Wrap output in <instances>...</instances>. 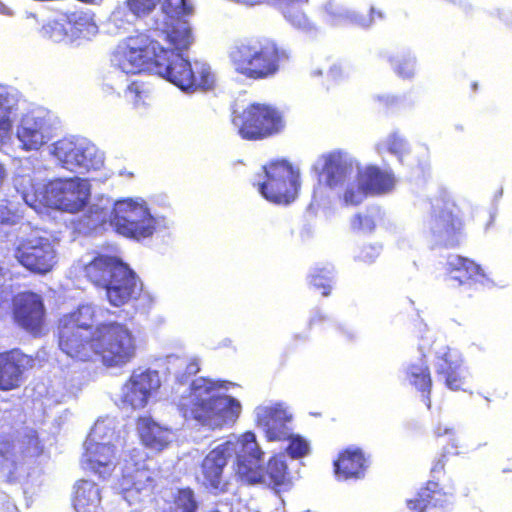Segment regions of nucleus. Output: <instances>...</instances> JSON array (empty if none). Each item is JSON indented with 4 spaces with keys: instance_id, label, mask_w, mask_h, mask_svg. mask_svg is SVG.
I'll return each instance as SVG.
<instances>
[{
    "instance_id": "9",
    "label": "nucleus",
    "mask_w": 512,
    "mask_h": 512,
    "mask_svg": "<svg viewBox=\"0 0 512 512\" xmlns=\"http://www.w3.org/2000/svg\"><path fill=\"white\" fill-rule=\"evenodd\" d=\"M265 181L259 191L265 199L275 204H289L295 200L298 189V174L286 160L272 161L264 166Z\"/></svg>"
},
{
    "instance_id": "39",
    "label": "nucleus",
    "mask_w": 512,
    "mask_h": 512,
    "mask_svg": "<svg viewBox=\"0 0 512 512\" xmlns=\"http://www.w3.org/2000/svg\"><path fill=\"white\" fill-rule=\"evenodd\" d=\"M394 71L395 73L403 78L409 79L415 75L416 72V60L414 57L410 55L404 56L400 60L394 63Z\"/></svg>"
},
{
    "instance_id": "13",
    "label": "nucleus",
    "mask_w": 512,
    "mask_h": 512,
    "mask_svg": "<svg viewBox=\"0 0 512 512\" xmlns=\"http://www.w3.org/2000/svg\"><path fill=\"white\" fill-rule=\"evenodd\" d=\"M147 454L140 449H132L124 460L122 473L119 478V486L122 493L130 491L141 492L152 489L155 484L157 471L151 467Z\"/></svg>"
},
{
    "instance_id": "19",
    "label": "nucleus",
    "mask_w": 512,
    "mask_h": 512,
    "mask_svg": "<svg viewBox=\"0 0 512 512\" xmlns=\"http://www.w3.org/2000/svg\"><path fill=\"white\" fill-rule=\"evenodd\" d=\"M35 360L19 349L0 352V390L10 391L20 387L24 373L33 368Z\"/></svg>"
},
{
    "instance_id": "2",
    "label": "nucleus",
    "mask_w": 512,
    "mask_h": 512,
    "mask_svg": "<svg viewBox=\"0 0 512 512\" xmlns=\"http://www.w3.org/2000/svg\"><path fill=\"white\" fill-rule=\"evenodd\" d=\"M91 305H79L63 314L56 324L59 350L76 362L100 360L107 367H121L136 356V340L131 330L116 321L95 324Z\"/></svg>"
},
{
    "instance_id": "28",
    "label": "nucleus",
    "mask_w": 512,
    "mask_h": 512,
    "mask_svg": "<svg viewBox=\"0 0 512 512\" xmlns=\"http://www.w3.org/2000/svg\"><path fill=\"white\" fill-rule=\"evenodd\" d=\"M72 503L77 512H97L101 504L98 485L86 479L77 481Z\"/></svg>"
},
{
    "instance_id": "34",
    "label": "nucleus",
    "mask_w": 512,
    "mask_h": 512,
    "mask_svg": "<svg viewBox=\"0 0 512 512\" xmlns=\"http://www.w3.org/2000/svg\"><path fill=\"white\" fill-rule=\"evenodd\" d=\"M161 10L170 22H175L191 15L193 6L187 0H162Z\"/></svg>"
},
{
    "instance_id": "40",
    "label": "nucleus",
    "mask_w": 512,
    "mask_h": 512,
    "mask_svg": "<svg viewBox=\"0 0 512 512\" xmlns=\"http://www.w3.org/2000/svg\"><path fill=\"white\" fill-rule=\"evenodd\" d=\"M287 453L293 458L298 459L304 457L309 450L307 442L300 436L289 437Z\"/></svg>"
},
{
    "instance_id": "41",
    "label": "nucleus",
    "mask_w": 512,
    "mask_h": 512,
    "mask_svg": "<svg viewBox=\"0 0 512 512\" xmlns=\"http://www.w3.org/2000/svg\"><path fill=\"white\" fill-rule=\"evenodd\" d=\"M126 92L129 94L134 104H138L144 97L148 95L149 88L142 81L135 80L128 85Z\"/></svg>"
},
{
    "instance_id": "18",
    "label": "nucleus",
    "mask_w": 512,
    "mask_h": 512,
    "mask_svg": "<svg viewBox=\"0 0 512 512\" xmlns=\"http://www.w3.org/2000/svg\"><path fill=\"white\" fill-rule=\"evenodd\" d=\"M160 385L157 371L133 372L122 387V405L132 409L144 408L149 397L160 388Z\"/></svg>"
},
{
    "instance_id": "23",
    "label": "nucleus",
    "mask_w": 512,
    "mask_h": 512,
    "mask_svg": "<svg viewBox=\"0 0 512 512\" xmlns=\"http://www.w3.org/2000/svg\"><path fill=\"white\" fill-rule=\"evenodd\" d=\"M448 504V495L438 482L429 480L416 495L406 501L414 512H441Z\"/></svg>"
},
{
    "instance_id": "22",
    "label": "nucleus",
    "mask_w": 512,
    "mask_h": 512,
    "mask_svg": "<svg viewBox=\"0 0 512 512\" xmlns=\"http://www.w3.org/2000/svg\"><path fill=\"white\" fill-rule=\"evenodd\" d=\"M320 167L314 166L319 178L324 177V183L335 188L344 183L352 170V164L341 151H332L319 158Z\"/></svg>"
},
{
    "instance_id": "32",
    "label": "nucleus",
    "mask_w": 512,
    "mask_h": 512,
    "mask_svg": "<svg viewBox=\"0 0 512 512\" xmlns=\"http://www.w3.org/2000/svg\"><path fill=\"white\" fill-rule=\"evenodd\" d=\"M17 137L21 147L26 150H38L45 143L41 125L34 119L23 120L17 129Z\"/></svg>"
},
{
    "instance_id": "47",
    "label": "nucleus",
    "mask_w": 512,
    "mask_h": 512,
    "mask_svg": "<svg viewBox=\"0 0 512 512\" xmlns=\"http://www.w3.org/2000/svg\"><path fill=\"white\" fill-rule=\"evenodd\" d=\"M327 320V317L324 314L316 313L313 315L309 320V327H315L322 323H324Z\"/></svg>"
},
{
    "instance_id": "4",
    "label": "nucleus",
    "mask_w": 512,
    "mask_h": 512,
    "mask_svg": "<svg viewBox=\"0 0 512 512\" xmlns=\"http://www.w3.org/2000/svg\"><path fill=\"white\" fill-rule=\"evenodd\" d=\"M290 59L291 50L270 37L240 41L229 52L235 73L251 81L275 77Z\"/></svg>"
},
{
    "instance_id": "48",
    "label": "nucleus",
    "mask_w": 512,
    "mask_h": 512,
    "mask_svg": "<svg viewBox=\"0 0 512 512\" xmlns=\"http://www.w3.org/2000/svg\"><path fill=\"white\" fill-rule=\"evenodd\" d=\"M5 275H6L5 269L0 264V287L2 286L3 282L5 281Z\"/></svg>"
},
{
    "instance_id": "44",
    "label": "nucleus",
    "mask_w": 512,
    "mask_h": 512,
    "mask_svg": "<svg viewBox=\"0 0 512 512\" xmlns=\"http://www.w3.org/2000/svg\"><path fill=\"white\" fill-rule=\"evenodd\" d=\"M378 255L379 253L376 248L372 246H365L360 250L357 258L360 262L368 264L373 262Z\"/></svg>"
},
{
    "instance_id": "21",
    "label": "nucleus",
    "mask_w": 512,
    "mask_h": 512,
    "mask_svg": "<svg viewBox=\"0 0 512 512\" xmlns=\"http://www.w3.org/2000/svg\"><path fill=\"white\" fill-rule=\"evenodd\" d=\"M291 416L281 405L260 406L256 409V425L260 427L268 441L288 439V423Z\"/></svg>"
},
{
    "instance_id": "49",
    "label": "nucleus",
    "mask_w": 512,
    "mask_h": 512,
    "mask_svg": "<svg viewBox=\"0 0 512 512\" xmlns=\"http://www.w3.org/2000/svg\"><path fill=\"white\" fill-rule=\"evenodd\" d=\"M0 223L1 224H12V223H14V221L11 220L9 217H7V218H0Z\"/></svg>"
},
{
    "instance_id": "8",
    "label": "nucleus",
    "mask_w": 512,
    "mask_h": 512,
    "mask_svg": "<svg viewBox=\"0 0 512 512\" xmlns=\"http://www.w3.org/2000/svg\"><path fill=\"white\" fill-rule=\"evenodd\" d=\"M13 256L24 269L36 275L50 273L58 262L53 242L36 233L18 238Z\"/></svg>"
},
{
    "instance_id": "37",
    "label": "nucleus",
    "mask_w": 512,
    "mask_h": 512,
    "mask_svg": "<svg viewBox=\"0 0 512 512\" xmlns=\"http://www.w3.org/2000/svg\"><path fill=\"white\" fill-rule=\"evenodd\" d=\"M368 191L362 185L361 181L349 184L344 191L343 200L346 205L356 206L359 205L367 196Z\"/></svg>"
},
{
    "instance_id": "12",
    "label": "nucleus",
    "mask_w": 512,
    "mask_h": 512,
    "mask_svg": "<svg viewBox=\"0 0 512 512\" xmlns=\"http://www.w3.org/2000/svg\"><path fill=\"white\" fill-rule=\"evenodd\" d=\"M230 442H236L234 471L237 477L246 484L264 483L262 465L263 451L257 443L256 435L246 431Z\"/></svg>"
},
{
    "instance_id": "20",
    "label": "nucleus",
    "mask_w": 512,
    "mask_h": 512,
    "mask_svg": "<svg viewBox=\"0 0 512 512\" xmlns=\"http://www.w3.org/2000/svg\"><path fill=\"white\" fill-rule=\"evenodd\" d=\"M435 372L446 388L452 391H465L468 372L464 368L461 358L451 348L445 347L437 353Z\"/></svg>"
},
{
    "instance_id": "26",
    "label": "nucleus",
    "mask_w": 512,
    "mask_h": 512,
    "mask_svg": "<svg viewBox=\"0 0 512 512\" xmlns=\"http://www.w3.org/2000/svg\"><path fill=\"white\" fill-rule=\"evenodd\" d=\"M435 438L442 445V451L438 457H436L431 465L430 472L433 477L438 474L444 473L445 465L450 457L457 456L460 454L459 438L456 431L452 427H443L438 425L434 431Z\"/></svg>"
},
{
    "instance_id": "42",
    "label": "nucleus",
    "mask_w": 512,
    "mask_h": 512,
    "mask_svg": "<svg viewBox=\"0 0 512 512\" xmlns=\"http://www.w3.org/2000/svg\"><path fill=\"white\" fill-rule=\"evenodd\" d=\"M387 149L390 153L401 156L406 152V142L397 133H393L387 140Z\"/></svg>"
},
{
    "instance_id": "46",
    "label": "nucleus",
    "mask_w": 512,
    "mask_h": 512,
    "mask_svg": "<svg viewBox=\"0 0 512 512\" xmlns=\"http://www.w3.org/2000/svg\"><path fill=\"white\" fill-rule=\"evenodd\" d=\"M286 2V8H285V11H284V15L291 21H293L292 19V15H291V6L294 5V4H297V5H305L309 2V0H284Z\"/></svg>"
},
{
    "instance_id": "1",
    "label": "nucleus",
    "mask_w": 512,
    "mask_h": 512,
    "mask_svg": "<svg viewBox=\"0 0 512 512\" xmlns=\"http://www.w3.org/2000/svg\"><path fill=\"white\" fill-rule=\"evenodd\" d=\"M172 49H166L145 33L128 37L120 51L118 65L126 74L153 70L157 75L187 92L210 91L216 86V77L209 65L183 58L173 50L189 49L193 34L185 20L166 23L161 31Z\"/></svg>"
},
{
    "instance_id": "45",
    "label": "nucleus",
    "mask_w": 512,
    "mask_h": 512,
    "mask_svg": "<svg viewBox=\"0 0 512 512\" xmlns=\"http://www.w3.org/2000/svg\"><path fill=\"white\" fill-rule=\"evenodd\" d=\"M371 222V218L362 216L361 214H356L352 219V227L354 229L360 230L364 227V224H370Z\"/></svg>"
},
{
    "instance_id": "30",
    "label": "nucleus",
    "mask_w": 512,
    "mask_h": 512,
    "mask_svg": "<svg viewBox=\"0 0 512 512\" xmlns=\"http://www.w3.org/2000/svg\"><path fill=\"white\" fill-rule=\"evenodd\" d=\"M357 180L362 182L369 194H381L392 189V176L378 167L369 166L357 174Z\"/></svg>"
},
{
    "instance_id": "29",
    "label": "nucleus",
    "mask_w": 512,
    "mask_h": 512,
    "mask_svg": "<svg viewBox=\"0 0 512 512\" xmlns=\"http://www.w3.org/2000/svg\"><path fill=\"white\" fill-rule=\"evenodd\" d=\"M406 378L421 395L426 407L431 409V393L433 380L431 371L426 363H413L407 367Z\"/></svg>"
},
{
    "instance_id": "3",
    "label": "nucleus",
    "mask_w": 512,
    "mask_h": 512,
    "mask_svg": "<svg viewBox=\"0 0 512 512\" xmlns=\"http://www.w3.org/2000/svg\"><path fill=\"white\" fill-rule=\"evenodd\" d=\"M224 385L219 381L199 377L182 395L178 410L187 420H194L210 430L233 426L240 417L242 406L234 397L219 394Z\"/></svg>"
},
{
    "instance_id": "50",
    "label": "nucleus",
    "mask_w": 512,
    "mask_h": 512,
    "mask_svg": "<svg viewBox=\"0 0 512 512\" xmlns=\"http://www.w3.org/2000/svg\"><path fill=\"white\" fill-rule=\"evenodd\" d=\"M210 512H219V511H218V510H212V511H210Z\"/></svg>"
},
{
    "instance_id": "24",
    "label": "nucleus",
    "mask_w": 512,
    "mask_h": 512,
    "mask_svg": "<svg viewBox=\"0 0 512 512\" xmlns=\"http://www.w3.org/2000/svg\"><path fill=\"white\" fill-rule=\"evenodd\" d=\"M333 467L337 479L357 480L364 477L368 461L360 448L348 447L339 452Z\"/></svg>"
},
{
    "instance_id": "33",
    "label": "nucleus",
    "mask_w": 512,
    "mask_h": 512,
    "mask_svg": "<svg viewBox=\"0 0 512 512\" xmlns=\"http://www.w3.org/2000/svg\"><path fill=\"white\" fill-rule=\"evenodd\" d=\"M273 487L286 485L289 482V471L286 462L277 455L272 456L264 471V482Z\"/></svg>"
},
{
    "instance_id": "38",
    "label": "nucleus",
    "mask_w": 512,
    "mask_h": 512,
    "mask_svg": "<svg viewBox=\"0 0 512 512\" xmlns=\"http://www.w3.org/2000/svg\"><path fill=\"white\" fill-rule=\"evenodd\" d=\"M161 0H126V7L136 17L150 15Z\"/></svg>"
},
{
    "instance_id": "15",
    "label": "nucleus",
    "mask_w": 512,
    "mask_h": 512,
    "mask_svg": "<svg viewBox=\"0 0 512 512\" xmlns=\"http://www.w3.org/2000/svg\"><path fill=\"white\" fill-rule=\"evenodd\" d=\"M53 154L63 168L72 172L78 169H97L102 164V159L96 154L95 148L78 140L63 138L56 141Z\"/></svg>"
},
{
    "instance_id": "7",
    "label": "nucleus",
    "mask_w": 512,
    "mask_h": 512,
    "mask_svg": "<svg viewBox=\"0 0 512 512\" xmlns=\"http://www.w3.org/2000/svg\"><path fill=\"white\" fill-rule=\"evenodd\" d=\"M109 222L118 234L138 241L152 237L157 228L147 206L131 199L115 203Z\"/></svg>"
},
{
    "instance_id": "6",
    "label": "nucleus",
    "mask_w": 512,
    "mask_h": 512,
    "mask_svg": "<svg viewBox=\"0 0 512 512\" xmlns=\"http://www.w3.org/2000/svg\"><path fill=\"white\" fill-rule=\"evenodd\" d=\"M231 122L241 139L262 141L280 134L285 128L283 112L270 103L251 102L234 107Z\"/></svg>"
},
{
    "instance_id": "11",
    "label": "nucleus",
    "mask_w": 512,
    "mask_h": 512,
    "mask_svg": "<svg viewBox=\"0 0 512 512\" xmlns=\"http://www.w3.org/2000/svg\"><path fill=\"white\" fill-rule=\"evenodd\" d=\"M236 444L226 440L211 449L200 462L197 481L214 495L226 493L229 489L230 483L224 471L236 450Z\"/></svg>"
},
{
    "instance_id": "17",
    "label": "nucleus",
    "mask_w": 512,
    "mask_h": 512,
    "mask_svg": "<svg viewBox=\"0 0 512 512\" xmlns=\"http://www.w3.org/2000/svg\"><path fill=\"white\" fill-rule=\"evenodd\" d=\"M13 318L24 330L34 336L42 334L45 308L42 298L34 292H23L13 300Z\"/></svg>"
},
{
    "instance_id": "16",
    "label": "nucleus",
    "mask_w": 512,
    "mask_h": 512,
    "mask_svg": "<svg viewBox=\"0 0 512 512\" xmlns=\"http://www.w3.org/2000/svg\"><path fill=\"white\" fill-rule=\"evenodd\" d=\"M91 26L92 21L84 12L72 11L44 24L41 33L53 42H72L88 32Z\"/></svg>"
},
{
    "instance_id": "43",
    "label": "nucleus",
    "mask_w": 512,
    "mask_h": 512,
    "mask_svg": "<svg viewBox=\"0 0 512 512\" xmlns=\"http://www.w3.org/2000/svg\"><path fill=\"white\" fill-rule=\"evenodd\" d=\"M9 114V109L0 100V136L6 135L12 127Z\"/></svg>"
},
{
    "instance_id": "35",
    "label": "nucleus",
    "mask_w": 512,
    "mask_h": 512,
    "mask_svg": "<svg viewBox=\"0 0 512 512\" xmlns=\"http://www.w3.org/2000/svg\"><path fill=\"white\" fill-rule=\"evenodd\" d=\"M174 509L177 512H197L198 503L190 487L180 488L173 496Z\"/></svg>"
},
{
    "instance_id": "31",
    "label": "nucleus",
    "mask_w": 512,
    "mask_h": 512,
    "mask_svg": "<svg viewBox=\"0 0 512 512\" xmlns=\"http://www.w3.org/2000/svg\"><path fill=\"white\" fill-rule=\"evenodd\" d=\"M115 455L113 445L96 442H90L84 453L86 464L94 472H101V468L113 466Z\"/></svg>"
},
{
    "instance_id": "27",
    "label": "nucleus",
    "mask_w": 512,
    "mask_h": 512,
    "mask_svg": "<svg viewBox=\"0 0 512 512\" xmlns=\"http://www.w3.org/2000/svg\"><path fill=\"white\" fill-rule=\"evenodd\" d=\"M137 430L144 446L153 451L161 452L170 444V431L150 417H140L137 420Z\"/></svg>"
},
{
    "instance_id": "36",
    "label": "nucleus",
    "mask_w": 512,
    "mask_h": 512,
    "mask_svg": "<svg viewBox=\"0 0 512 512\" xmlns=\"http://www.w3.org/2000/svg\"><path fill=\"white\" fill-rule=\"evenodd\" d=\"M310 284L320 290L322 296H329L332 289L331 272L325 268H316L310 275Z\"/></svg>"
},
{
    "instance_id": "5",
    "label": "nucleus",
    "mask_w": 512,
    "mask_h": 512,
    "mask_svg": "<svg viewBox=\"0 0 512 512\" xmlns=\"http://www.w3.org/2000/svg\"><path fill=\"white\" fill-rule=\"evenodd\" d=\"M86 279L105 290L106 299L114 307L137 300L142 283L128 264L115 255L97 253L83 267Z\"/></svg>"
},
{
    "instance_id": "14",
    "label": "nucleus",
    "mask_w": 512,
    "mask_h": 512,
    "mask_svg": "<svg viewBox=\"0 0 512 512\" xmlns=\"http://www.w3.org/2000/svg\"><path fill=\"white\" fill-rule=\"evenodd\" d=\"M89 196L88 182L77 177L57 180L46 190V198L51 204L71 213L82 210Z\"/></svg>"
},
{
    "instance_id": "10",
    "label": "nucleus",
    "mask_w": 512,
    "mask_h": 512,
    "mask_svg": "<svg viewBox=\"0 0 512 512\" xmlns=\"http://www.w3.org/2000/svg\"><path fill=\"white\" fill-rule=\"evenodd\" d=\"M431 231L436 241L445 248H455L464 235V221L457 204L450 198L435 200L431 212Z\"/></svg>"
},
{
    "instance_id": "25",
    "label": "nucleus",
    "mask_w": 512,
    "mask_h": 512,
    "mask_svg": "<svg viewBox=\"0 0 512 512\" xmlns=\"http://www.w3.org/2000/svg\"><path fill=\"white\" fill-rule=\"evenodd\" d=\"M445 270L449 279L459 285L472 286L484 278L480 265L474 260L461 255H450Z\"/></svg>"
}]
</instances>
